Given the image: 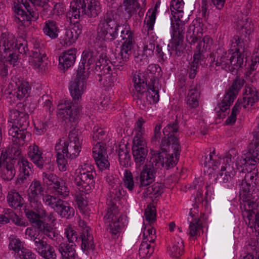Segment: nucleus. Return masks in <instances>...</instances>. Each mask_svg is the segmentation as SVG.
<instances>
[{
	"label": "nucleus",
	"mask_w": 259,
	"mask_h": 259,
	"mask_svg": "<svg viewBox=\"0 0 259 259\" xmlns=\"http://www.w3.org/2000/svg\"><path fill=\"white\" fill-rule=\"evenodd\" d=\"M178 122L167 125L163 130V137L160 144V150L154 151L149 161L143 166L140 173L135 176V183L139 187L147 186L155 179L156 174L160 166L167 169L172 168L177 164L181 151L179 139L174 136L178 132Z\"/></svg>",
	"instance_id": "obj_1"
},
{
	"label": "nucleus",
	"mask_w": 259,
	"mask_h": 259,
	"mask_svg": "<svg viewBox=\"0 0 259 259\" xmlns=\"http://www.w3.org/2000/svg\"><path fill=\"white\" fill-rule=\"evenodd\" d=\"M81 142L78 136V131L74 127L69 132L67 141L60 142L56 145L57 162L59 168L62 171L66 170L67 163L66 158L74 159L81 151Z\"/></svg>",
	"instance_id": "obj_2"
},
{
	"label": "nucleus",
	"mask_w": 259,
	"mask_h": 259,
	"mask_svg": "<svg viewBox=\"0 0 259 259\" xmlns=\"http://www.w3.org/2000/svg\"><path fill=\"white\" fill-rule=\"evenodd\" d=\"M98 52L100 53V56L96 63L95 73L100 76L99 81H103L105 86L113 87L117 82V74L111 69L109 63L115 66L114 61L109 60L106 47L102 46Z\"/></svg>",
	"instance_id": "obj_3"
},
{
	"label": "nucleus",
	"mask_w": 259,
	"mask_h": 259,
	"mask_svg": "<svg viewBox=\"0 0 259 259\" xmlns=\"http://www.w3.org/2000/svg\"><path fill=\"white\" fill-rule=\"evenodd\" d=\"M30 204L36 212L28 209L25 210V215L29 221L34 227L37 228L49 238L54 240H56L58 234L54 228L49 224L40 220L47 216V212L44 209L43 205L32 203Z\"/></svg>",
	"instance_id": "obj_4"
},
{
	"label": "nucleus",
	"mask_w": 259,
	"mask_h": 259,
	"mask_svg": "<svg viewBox=\"0 0 259 259\" xmlns=\"http://www.w3.org/2000/svg\"><path fill=\"white\" fill-rule=\"evenodd\" d=\"M25 112H20L17 109L10 110L9 117L13 122L12 127L9 130V135L16 138L19 141H26L31 136V134L27 131L29 126L28 110L25 109Z\"/></svg>",
	"instance_id": "obj_5"
},
{
	"label": "nucleus",
	"mask_w": 259,
	"mask_h": 259,
	"mask_svg": "<svg viewBox=\"0 0 259 259\" xmlns=\"http://www.w3.org/2000/svg\"><path fill=\"white\" fill-rule=\"evenodd\" d=\"M100 9L97 0H73L70 3V10L66 16L69 22L78 20L80 16L86 15L89 17H96Z\"/></svg>",
	"instance_id": "obj_6"
},
{
	"label": "nucleus",
	"mask_w": 259,
	"mask_h": 259,
	"mask_svg": "<svg viewBox=\"0 0 259 259\" xmlns=\"http://www.w3.org/2000/svg\"><path fill=\"white\" fill-rule=\"evenodd\" d=\"M96 172L94 166L89 164H85L79 169V174L76 177L74 182L78 190L84 193H89L94 187V176Z\"/></svg>",
	"instance_id": "obj_7"
},
{
	"label": "nucleus",
	"mask_w": 259,
	"mask_h": 259,
	"mask_svg": "<svg viewBox=\"0 0 259 259\" xmlns=\"http://www.w3.org/2000/svg\"><path fill=\"white\" fill-rule=\"evenodd\" d=\"M43 199L61 217L68 218L73 215L74 209L67 201L50 195H46Z\"/></svg>",
	"instance_id": "obj_8"
},
{
	"label": "nucleus",
	"mask_w": 259,
	"mask_h": 259,
	"mask_svg": "<svg viewBox=\"0 0 259 259\" xmlns=\"http://www.w3.org/2000/svg\"><path fill=\"white\" fill-rule=\"evenodd\" d=\"M245 83L244 79L239 76H236L232 85L224 96L222 102L219 104L220 111L225 112L229 109L230 105L236 98L238 91L241 89Z\"/></svg>",
	"instance_id": "obj_9"
},
{
	"label": "nucleus",
	"mask_w": 259,
	"mask_h": 259,
	"mask_svg": "<svg viewBox=\"0 0 259 259\" xmlns=\"http://www.w3.org/2000/svg\"><path fill=\"white\" fill-rule=\"evenodd\" d=\"M44 49V45L41 41L38 39H35L29 60L30 64L33 68L45 70L46 55Z\"/></svg>",
	"instance_id": "obj_10"
},
{
	"label": "nucleus",
	"mask_w": 259,
	"mask_h": 259,
	"mask_svg": "<svg viewBox=\"0 0 259 259\" xmlns=\"http://www.w3.org/2000/svg\"><path fill=\"white\" fill-rule=\"evenodd\" d=\"M88 73L77 70L76 76L70 83L69 90L73 100L76 102L81 98L87 85Z\"/></svg>",
	"instance_id": "obj_11"
},
{
	"label": "nucleus",
	"mask_w": 259,
	"mask_h": 259,
	"mask_svg": "<svg viewBox=\"0 0 259 259\" xmlns=\"http://www.w3.org/2000/svg\"><path fill=\"white\" fill-rule=\"evenodd\" d=\"M144 83L146 85V92L145 97L150 104L156 103L159 101L158 85L159 82L157 78L152 73L147 74L146 77L143 76Z\"/></svg>",
	"instance_id": "obj_12"
},
{
	"label": "nucleus",
	"mask_w": 259,
	"mask_h": 259,
	"mask_svg": "<svg viewBox=\"0 0 259 259\" xmlns=\"http://www.w3.org/2000/svg\"><path fill=\"white\" fill-rule=\"evenodd\" d=\"M126 34L127 37L123 38L124 41L121 46L120 52L118 54V56L116 57V60L113 61L114 65L115 67H118V69H120V67H122L124 63L129 59L135 43L133 33Z\"/></svg>",
	"instance_id": "obj_13"
},
{
	"label": "nucleus",
	"mask_w": 259,
	"mask_h": 259,
	"mask_svg": "<svg viewBox=\"0 0 259 259\" xmlns=\"http://www.w3.org/2000/svg\"><path fill=\"white\" fill-rule=\"evenodd\" d=\"M184 36L183 33H172L170 44L163 50L161 58L165 59L170 57L174 51L175 56H180L183 53V41Z\"/></svg>",
	"instance_id": "obj_14"
},
{
	"label": "nucleus",
	"mask_w": 259,
	"mask_h": 259,
	"mask_svg": "<svg viewBox=\"0 0 259 259\" xmlns=\"http://www.w3.org/2000/svg\"><path fill=\"white\" fill-rule=\"evenodd\" d=\"M80 109L78 106H75L70 101H65L64 107L59 109L58 115L66 124L71 123V126H74L78 118Z\"/></svg>",
	"instance_id": "obj_15"
},
{
	"label": "nucleus",
	"mask_w": 259,
	"mask_h": 259,
	"mask_svg": "<svg viewBox=\"0 0 259 259\" xmlns=\"http://www.w3.org/2000/svg\"><path fill=\"white\" fill-rule=\"evenodd\" d=\"M135 92L134 93L133 97L136 101L137 106L140 109L145 110L146 108L145 102L146 97L145 93L146 92V85L144 83V79L139 75H135L133 77Z\"/></svg>",
	"instance_id": "obj_16"
},
{
	"label": "nucleus",
	"mask_w": 259,
	"mask_h": 259,
	"mask_svg": "<svg viewBox=\"0 0 259 259\" xmlns=\"http://www.w3.org/2000/svg\"><path fill=\"white\" fill-rule=\"evenodd\" d=\"M116 213L113 211L111 209L108 210L104 218L106 220H109V222H112V224H110L108 229L112 235L116 236L120 233L123 227L126 223V220L125 218L120 215L117 217Z\"/></svg>",
	"instance_id": "obj_17"
},
{
	"label": "nucleus",
	"mask_w": 259,
	"mask_h": 259,
	"mask_svg": "<svg viewBox=\"0 0 259 259\" xmlns=\"http://www.w3.org/2000/svg\"><path fill=\"white\" fill-rule=\"evenodd\" d=\"M45 188L39 181L34 179L27 190L28 200L29 203L42 204L41 199L44 195Z\"/></svg>",
	"instance_id": "obj_18"
},
{
	"label": "nucleus",
	"mask_w": 259,
	"mask_h": 259,
	"mask_svg": "<svg viewBox=\"0 0 259 259\" xmlns=\"http://www.w3.org/2000/svg\"><path fill=\"white\" fill-rule=\"evenodd\" d=\"M125 195V191L123 190L122 186L119 183L115 184L111 187L108 196L107 203L111 207L108 210L111 209L115 213L118 210L116 208L117 203H119L120 200Z\"/></svg>",
	"instance_id": "obj_19"
},
{
	"label": "nucleus",
	"mask_w": 259,
	"mask_h": 259,
	"mask_svg": "<svg viewBox=\"0 0 259 259\" xmlns=\"http://www.w3.org/2000/svg\"><path fill=\"white\" fill-rule=\"evenodd\" d=\"M77 50L75 48L63 52L59 57V67L64 72L73 65L76 58Z\"/></svg>",
	"instance_id": "obj_20"
},
{
	"label": "nucleus",
	"mask_w": 259,
	"mask_h": 259,
	"mask_svg": "<svg viewBox=\"0 0 259 259\" xmlns=\"http://www.w3.org/2000/svg\"><path fill=\"white\" fill-rule=\"evenodd\" d=\"M247 53L243 49L242 51L240 48H236V51L230 54V67L231 69H238L245 65L247 61Z\"/></svg>",
	"instance_id": "obj_21"
},
{
	"label": "nucleus",
	"mask_w": 259,
	"mask_h": 259,
	"mask_svg": "<svg viewBox=\"0 0 259 259\" xmlns=\"http://www.w3.org/2000/svg\"><path fill=\"white\" fill-rule=\"evenodd\" d=\"M259 162V144L253 142V140L249 144L245 158H243L241 164L255 165Z\"/></svg>",
	"instance_id": "obj_22"
},
{
	"label": "nucleus",
	"mask_w": 259,
	"mask_h": 259,
	"mask_svg": "<svg viewBox=\"0 0 259 259\" xmlns=\"http://www.w3.org/2000/svg\"><path fill=\"white\" fill-rule=\"evenodd\" d=\"M123 6L125 19H130L136 14L138 9L145 7L146 0H123Z\"/></svg>",
	"instance_id": "obj_23"
},
{
	"label": "nucleus",
	"mask_w": 259,
	"mask_h": 259,
	"mask_svg": "<svg viewBox=\"0 0 259 259\" xmlns=\"http://www.w3.org/2000/svg\"><path fill=\"white\" fill-rule=\"evenodd\" d=\"M23 5L25 7L27 12L24 10L21 6L19 4L15 6V13L17 15H20L23 18L21 21L26 20L29 21L32 20H36L38 18V12L37 11L35 10L34 8H31L29 4L27 2L23 3Z\"/></svg>",
	"instance_id": "obj_24"
},
{
	"label": "nucleus",
	"mask_w": 259,
	"mask_h": 259,
	"mask_svg": "<svg viewBox=\"0 0 259 259\" xmlns=\"http://www.w3.org/2000/svg\"><path fill=\"white\" fill-rule=\"evenodd\" d=\"M28 155L31 161L40 169H42L46 162V158L42 156V151L35 145L30 146Z\"/></svg>",
	"instance_id": "obj_25"
},
{
	"label": "nucleus",
	"mask_w": 259,
	"mask_h": 259,
	"mask_svg": "<svg viewBox=\"0 0 259 259\" xmlns=\"http://www.w3.org/2000/svg\"><path fill=\"white\" fill-rule=\"evenodd\" d=\"M259 100V93L253 87H246L243 98L239 100L243 108H246L248 106H252L253 104Z\"/></svg>",
	"instance_id": "obj_26"
},
{
	"label": "nucleus",
	"mask_w": 259,
	"mask_h": 259,
	"mask_svg": "<svg viewBox=\"0 0 259 259\" xmlns=\"http://www.w3.org/2000/svg\"><path fill=\"white\" fill-rule=\"evenodd\" d=\"M230 53L227 52L220 53L217 51L214 54H210V58H213L212 63H214L216 66H221L222 69L230 68Z\"/></svg>",
	"instance_id": "obj_27"
},
{
	"label": "nucleus",
	"mask_w": 259,
	"mask_h": 259,
	"mask_svg": "<svg viewBox=\"0 0 259 259\" xmlns=\"http://www.w3.org/2000/svg\"><path fill=\"white\" fill-rule=\"evenodd\" d=\"M96 54L91 50H85L82 52L81 63L79 65L77 69L78 71H82L84 73H88L85 70L86 67H88V70L90 69L89 66L93 64L96 59Z\"/></svg>",
	"instance_id": "obj_28"
},
{
	"label": "nucleus",
	"mask_w": 259,
	"mask_h": 259,
	"mask_svg": "<svg viewBox=\"0 0 259 259\" xmlns=\"http://www.w3.org/2000/svg\"><path fill=\"white\" fill-rule=\"evenodd\" d=\"M58 250L62 259H75L77 256L74 245L67 242H61L58 246Z\"/></svg>",
	"instance_id": "obj_29"
},
{
	"label": "nucleus",
	"mask_w": 259,
	"mask_h": 259,
	"mask_svg": "<svg viewBox=\"0 0 259 259\" xmlns=\"http://www.w3.org/2000/svg\"><path fill=\"white\" fill-rule=\"evenodd\" d=\"M199 88V85L196 84L194 88L191 89L189 91L186 102L191 108H195L198 106L200 98Z\"/></svg>",
	"instance_id": "obj_30"
},
{
	"label": "nucleus",
	"mask_w": 259,
	"mask_h": 259,
	"mask_svg": "<svg viewBox=\"0 0 259 259\" xmlns=\"http://www.w3.org/2000/svg\"><path fill=\"white\" fill-rule=\"evenodd\" d=\"M133 155L136 165L140 166L144 164L147 155L148 150L146 147H139L133 145Z\"/></svg>",
	"instance_id": "obj_31"
},
{
	"label": "nucleus",
	"mask_w": 259,
	"mask_h": 259,
	"mask_svg": "<svg viewBox=\"0 0 259 259\" xmlns=\"http://www.w3.org/2000/svg\"><path fill=\"white\" fill-rule=\"evenodd\" d=\"M40 248H35L38 253L45 259H56L54 248L48 243H42Z\"/></svg>",
	"instance_id": "obj_32"
},
{
	"label": "nucleus",
	"mask_w": 259,
	"mask_h": 259,
	"mask_svg": "<svg viewBox=\"0 0 259 259\" xmlns=\"http://www.w3.org/2000/svg\"><path fill=\"white\" fill-rule=\"evenodd\" d=\"M200 45L196 47L197 52L194 54L193 61L191 62L190 65L189 76L191 79L195 78L197 73V69L199 66V61L202 58V51H200Z\"/></svg>",
	"instance_id": "obj_33"
},
{
	"label": "nucleus",
	"mask_w": 259,
	"mask_h": 259,
	"mask_svg": "<svg viewBox=\"0 0 259 259\" xmlns=\"http://www.w3.org/2000/svg\"><path fill=\"white\" fill-rule=\"evenodd\" d=\"M7 198L9 206L12 208H17L18 207H21L23 204V199L15 190L9 192Z\"/></svg>",
	"instance_id": "obj_34"
},
{
	"label": "nucleus",
	"mask_w": 259,
	"mask_h": 259,
	"mask_svg": "<svg viewBox=\"0 0 259 259\" xmlns=\"http://www.w3.org/2000/svg\"><path fill=\"white\" fill-rule=\"evenodd\" d=\"M1 177L5 181H11L16 175L14 165L12 162L4 163L1 169Z\"/></svg>",
	"instance_id": "obj_35"
},
{
	"label": "nucleus",
	"mask_w": 259,
	"mask_h": 259,
	"mask_svg": "<svg viewBox=\"0 0 259 259\" xmlns=\"http://www.w3.org/2000/svg\"><path fill=\"white\" fill-rule=\"evenodd\" d=\"M80 240L82 241V249L84 250L94 249L95 245L93 241V237L89 233L88 228L84 229L81 235Z\"/></svg>",
	"instance_id": "obj_36"
},
{
	"label": "nucleus",
	"mask_w": 259,
	"mask_h": 259,
	"mask_svg": "<svg viewBox=\"0 0 259 259\" xmlns=\"http://www.w3.org/2000/svg\"><path fill=\"white\" fill-rule=\"evenodd\" d=\"M2 44L4 47L7 49L14 50L18 46L17 39L13 33H2L0 44Z\"/></svg>",
	"instance_id": "obj_37"
},
{
	"label": "nucleus",
	"mask_w": 259,
	"mask_h": 259,
	"mask_svg": "<svg viewBox=\"0 0 259 259\" xmlns=\"http://www.w3.org/2000/svg\"><path fill=\"white\" fill-rule=\"evenodd\" d=\"M240 208L242 210V216L246 222V224L250 228H252L253 224L254 221L256 214H257V210L256 209L247 210L246 204L244 205H240Z\"/></svg>",
	"instance_id": "obj_38"
},
{
	"label": "nucleus",
	"mask_w": 259,
	"mask_h": 259,
	"mask_svg": "<svg viewBox=\"0 0 259 259\" xmlns=\"http://www.w3.org/2000/svg\"><path fill=\"white\" fill-rule=\"evenodd\" d=\"M118 159L120 164L124 167H128L131 164V159L129 155V151L124 146L119 148L118 150Z\"/></svg>",
	"instance_id": "obj_39"
},
{
	"label": "nucleus",
	"mask_w": 259,
	"mask_h": 259,
	"mask_svg": "<svg viewBox=\"0 0 259 259\" xmlns=\"http://www.w3.org/2000/svg\"><path fill=\"white\" fill-rule=\"evenodd\" d=\"M116 22L114 20L106 21L104 20L99 25L98 32H116Z\"/></svg>",
	"instance_id": "obj_40"
},
{
	"label": "nucleus",
	"mask_w": 259,
	"mask_h": 259,
	"mask_svg": "<svg viewBox=\"0 0 259 259\" xmlns=\"http://www.w3.org/2000/svg\"><path fill=\"white\" fill-rule=\"evenodd\" d=\"M8 248L9 250L14 251L17 254L24 248L21 240L14 235H11L9 239Z\"/></svg>",
	"instance_id": "obj_41"
},
{
	"label": "nucleus",
	"mask_w": 259,
	"mask_h": 259,
	"mask_svg": "<svg viewBox=\"0 0 259 259\" xmlns=\"http://www.w3.org/2000/svg\"><path fill=\"white\" fill-rule=\"evenodd\" d=\"M243 158V157L239 158L238 152L235 148H231L227 153L225 161L226 162H234V163L240 164V167L242 168V165L244 164H241V161Z\"/></svg>",
	"instance_id": "obj_42"
},
{
	"label": "nucleus",
	"mask_w": 259,
	"mask_h": 259,
	"mask_svg": "<svg viewBox=\"0 0 259 259\" xmlns=\"http://www.w3.org/2000/svg\"><path fill=\"white\" fill-rule=\"evenodd\" d=\"M30 91V87L28 82L23 81L18 85L16 92V97L19 100L28 97Z\"/></svg>",
	"instance_id": "obj_43"
},
{
	"label": "nucleus",
	"mask_w": 259,
	"mask_h": 259,
	"mask_svg": "<svg viewBox=\"0 0 259 259\" xmlns=\"http://www.w3.org/2000/svg\"><path fill=\"white\" fill-rule=\"evenodd\" d=\"M154 246L146 242H142L139 249V254L142 258L149 257L153 253Z\"/></svg>",
	"instance_id": "obj_44"
},
{
	"label": "nucleus",
	"mask_w": 259,
	"mask_h": 259,
	"mask_svg": "<svg viewBox=\"0 0 259 259\" xmlns=\"http://www.w3.org/2000/svg\"><path fill=\"white\" fill-rule=\"evenodd\" d=\"M184 245L183 242H178L177 244L169 247L170 255L174 259H179L184 252Z\"/></svg>",
	"instance_id": "obj_45"
},
{
	"label": "nucleus",
	"mask_w": 259,
	"mask_h": 259,
	"mask_svg": "<svg viewBox=\"0 0 259 259\" xmlns=\"http://www.w3.org/2000/svg\"><path fill=\"white\" fill-rule=\"evenodd\" d=\"M78 35V33H61L60 42L63 46H70L75 41Z\"/></svg>",
	"instance_id": "obj_46"
},
{
	"label": "nucleus",
	"mask_w": 259,
	"mask_h": 259,
	"mask_svg": "<svg viewBox=\"0 0 259 259\" xmlns=\"http://www.w3.org/2000/svg\"><path fill=\"white\" fill-rule=\"evenodd\" d=\"M93 154L94 159L99 157L107 155L106 147H105L102 142H98L93 148Z\"/></svg>",
	"instance_id": "obj_47"
},
{
	"label": "nucleus",
	"mask_w": 259,
	"mask_h": 259,
	"mask_svg": "<svg viewBox=\"0 0 259 259\" xmlns=\"http://www.w3.org/2000/svg\"><path fill=\"white\" fill-rule=\"evenodd\" d=\"M248 39V37H247L246 34L241 33L240 35H235L234 36L232 43V45H236L237 48H240V49L242 48V50L243 49L245 50L244 47Z\"/></svg>",
	"instance_id": "obj_48"
},
{
	"label": "nucleus",
	"mask_w": 259,
	"mask_h": 259,
	"mask_svg": "<svg viewBox=\"0 0 259 259\" xmlns=\"http://www.w3.org/2000/svg\"><path fill=\"white\" fill-rule=\"evenodd\" d=\"M19 164L21 171L25 175L29 176L30 172H32V168L33 167L32 164L28 161V160L24 158L21 157L19 160Z\"/></svg>",
	"instance_id": "obj_49"
},
{
	"label": "nucleus",
	"mask_w": 259,
	"mask_h": 259,
	"mask_svg": "<svg viewBox=\"0 0 259 259\" xmlns=\"http://www.w3.org/2000/svg\"><path fill=\"white\" fill-rule=\"evenodd\" d=\"M107 134L104 129L95 127L93 130V138L95 141L103 142L107 139Z\"/></svg>",
	"instance_id": "obj_50"
},
{
	"label": "nucleus",
	"mask_w": 259,
	"mask_h": 259,
	"mask_svg": "<svg viewBox=\"0 0 259 259\" xmlns=\"http://www.w3.org/2000/svg\"><path fill=\"white\" fill-rule=\"evenodd\" d=\"M240 164L234 163V162H226L225 165L222 167L221 169L223 170L228 176L232 178L236 172V170L240 169Z\"/></svg>",
	"instance_id": "obj_51"
},
{
	"label": "nucleus",
	"mask_w": 259,
	"mask_h": 259,
	"mask_svg": "<svg viewBox=\"0 0 259 259\" xmlns=\"http://www.w3.org/2000/svg\"><path fill=\"white\" fill-rule=\"evenodd\" d=\"M202 227V224L200 219H194L192 222H190L189 225V235L191 237L197 235L199 230L201 229Z\"/></svg>",
	"instance_id": "obj_52"
},
{
	"label": "nucleus",
	"mask_w": 259,
	"mask_h": 259,
	"mask_svg": "<svg viewBox=\"0 0 259 259\" xmlns=\"http://www.w3.org/2000/svg\"><path fill=\"white\" fill-rule=\"evenodd\" d=\"M65 234L69 242L72 243V244H74V245H75V242L80 240L81 237H79L77 232L72 228H66Z\"/></svg>",
	"instance_id": "obj_53"
},
{
	"label": "nucleus",
	"mask_w": 259,
	"mask_h": 259,
	"mask_svg": "<svg viewBox=\"0 0 259 259\" xmlns=\"http://www.w3.org/2000/svg\"><path fill=\"white\" fill-rule=\"evenodd\" d=\"M57 185L54 189L57 193L63 197L68 196L69 192V190L66 185V183L63 180H60Z\"/></svg>",
	"instance_id": "obj_54"
},
{
	"label": "nucleus",
	"mask_w": 259,
	"mask_h": 259,
	"mask_svg": "<svg viewBox=\"0 0 259 259\" xmlns=\"http://www.w3.org/2000/svg\"><path fill=\"white\" fill-rule=\"evenodd\" d=\"M124 184L130 190L132 191L134 187V177L129 170L126 169L124 173Z\"/></svg>",
	"instance_id": "obj_55"
},
{
	"label": "nucleus",
	"mask_w": 259,
	"mask_h": 259,
	"mask_svg": "<svg viewBox=\"0 0 259 259\" xmlns=\"http://www.w3.org/2000/svg\"><path fill=\"white\" fill-rule=\"evenodd\" d=\"M145 216L146 221L153 223L156 220V210L154 206L148 205L145 210Z\"/></svg>",
	"instance_id": "obj_56"
},
{
	"label": "nucleus",
	"mask_w": 259,
	"mask_h": 259,
	"mask_svg": "<svg viewBox=\"0 0 259 259\" xmlns=\"http://www.w3.org/2000/svg\"><path fill=\"white\" fill-rule=\"evenodd\" d=\"M108 33H94L92 35V39L95 44H100L105 40H112L115 38V33H109L111 36L110 38H106V35Z\"/></svg>",
	"instance_id": "obj_57"
},
{
	"label": "nucleus",
	"mask_w": 259,
	"mask_h": 259,
	"mask_svg": "<svg viewBox=\"0 0 259 259\" xmlns=\"http://www.w3.org/2000/svg\"><path fill=\"white\" fill-rule=\"evenodd\" d=\"M159 4L160 2H157L156 3V4L155 5L154 10H153L152 13L148 17L147 24L148 31L153 30V26L156 19L157 9L158 7Z\"/></svg>",
	"instance_id": "obj_58"
},
{
	"label": "nucleus",
	"mask_w": 259,
	"mask_h": 259,
	"mask_svg": "<svg viewBox=\"0 0 259 259\" xmlns=\"http://www.w3.org/2000/svg\"><path fill=\"white\" fill-rule=\"evenodd\" d=\"M8 216L7 218L8 219L9 222L11 220L15 225L19 226L25 227L27 225V223L24 222L13 211L9 210Z\"/></svg>",
	"instance_id": "obj_59"
},
{
	"label": "nucleus",
	"mask_w": 259,
	"mask_h": 259,
	"mask_svg": "<svg viewBox=\"0 0 259 259\" xmlns=\"http://www.w3.org/2000/svg\"><path fill=\"white\" fill-rule=\"evenodd\" d=\"M43 29L44 32H57L59 31L57 23L53 20L46 21Z\"/></svg>",
	"instance_id": "obj_60"
},
{
	"label": "nucleus",
	"mask_w": 259,
	"mask_h": 259,
	"mask_svg": "<svg viewBox=\"0 0 259 259\" xmlns=\"http://www.w3.org/2000/svg\"><path fill=\"white\" fill-rule=\"evenodd\" d=\"M107 158L108 155H106L105 156V157L101 156L98 157L97 159H94L97 165L100 168V169L103 170L109 168L110 163L107 159Z\"/></svg>",
	"instance_id": "obj_61"
},
{
	"label": "nucleus",
	"mask_w": 259,
	"mask_h": 259,
	"mask_svg": "<svg viewBox=\"0 0 259 259\" xmlns=\"http://www.w3.org/2000/svg\"><path fill=\"white\" fill-rule=\"evenodd\" d=\"M184 3L183 0H173L171 2L170 10L172 15L175 12H181V11L183 10Z\"/></svg>",
	"instance_id": "obj_62"
},
{
	"label": "nucleus",
	"mask_w": 259,
	"mask_h": 259,
	"mask_svg": "<svg viewBox=\"0 0 259 259\" xmlns=\"http://www.w3.org/2000/svg\"><path fill=\"white\" fill-rule=\"evenodd\" d=\"M17 255L21 259H35V254L31 250L24 247Z\"/></svg>",
	"instance_id": "obj_63"
},
{
	"label": "nucleus",
	"mask_w": 259,
	"mask_h": 259,
	"mask_svg": "<svg viewBox=\"0 0 259 259\" xmlns=\"http://www.w3.org/2000/svg\"><path fill=\"white\" fill-rule=\"evenodd\" d=\"M184 22L175 19V22L172 20L170 21L171 27L172 28L173 32H183L184 30Z\"/></svg>",
	"instance_id": "obj_64"
}]
</instances>
